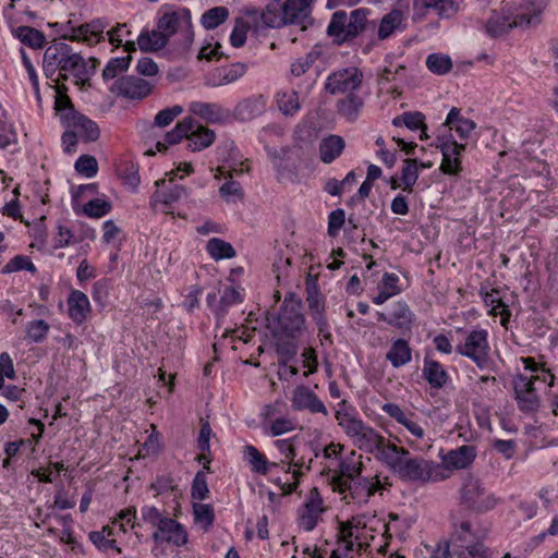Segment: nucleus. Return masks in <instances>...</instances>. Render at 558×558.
<instances>
[{
	"instance_id": "obj_17",
	"label": "nucleus",
	"mask_w": 558,
	"mask_h": 558,
	"mask_svg": "<svg viewBox=\"0 0 558 558\" xmlns=\"http://www.w3.org/2000/svg\"><path fill=\"white\" fill-rule=\"evenodd\" d=\"M151 89L153 85L147 80L134 75L117 80L111 88L118 96L128 99H143L151 93Z\"/></svg>"
},
{
	"instance_id": "obj_61",
	"label": "nucleus",
	"mask_w": 558,
	"mask_h": 558,
	"mask_svg": "<svg viewBox=\"0 0 558 558\" xmlns=\"http://www.w3.org/2000/svg\"><path fill=\"white\" fill-rule=\"evenodd\" d=\"M306 302L308 313L314 322L325 318V300L318 291L308 292Z\"/></svg>"
},
{
	"instance_id": "obj_62",
	"label": "nucleus",
	"mask_w": 558,
	"mask_h": 558,
	"mask_svg": "<svg viewBox=\"0 0 558 558\" xmlns=\"http://www.w3.org/2000/svg\"><path fill=\"white\" fill-rule=\"evenodd\" d=\"M524 369L530 371L531 375H539L542 381L547 383L548 387H553L555 384V375H553L548 369H546L543 365L535 362L533 357H522L521 359Z\"/></svg>"
},
{
	"instance_id": "obj_50",
	"label": "nucleus",
	"mask_w": 558,
	"mask_h": 558,
	"mask_svg": "<svg viewBox=\"0 0 558 558\" xmlns=\"http://www.w3.org/2000/svg\"><path fill=\"white\" fill-rule=\"evenodd\" d=\"M392 125L418 131V129L425 128V116L420 111H405L392 119Z\"/></svg>"
},
{
	"instance_id": "obj_12",
	"label": "nucleus",
	"mask_w": 558,
	"mask_h": 558,
	"mask_svg": "<svg viewBox=\"0 0 558 558\" xmlns=\"http://www.w3.org/2000/svg\"><path fill=\"white\" fill-rule=\"evenodd\" d=\"M487 331L484 329L472 330L465 338V342L457 345V353L471 359L478 367L483 368L488 360Z\"/></svg>"
},
{
	"instance_id": "obj_25",
	"label": "nucleus",
	"mask_w": 558,
	"mask_h": 558,
	"mask_svg": "<svg viewBox=\"0 0 558 558\" xmlns=\"http://www.w3.org/2000/svg\"><path fill=\"white\" fill-rule=\"evenodd\" d=\"M415 323V314L408 303L398 301L393 303L389 313V325L400 330L402 333L411 332Z\"/></svg>"
},
{
	"instance_id": "obj_3",
	"label": "nucleus",
	"mask_w": 558,
	"mask_h": 558,
	"mask_svg": "<svg viewBox=\"0 0 558 558\" xmlns=\"http://www.w3.org/2000/svg\"><path fill=\"white\" fill-rule=\"evenodd\" d=\"M488 529L478 521L460 519L452 521L450 544L453 550L463 554L464 558H492L489 549L484 545Z\"/></svg>"
},
{
	"instance_id": "obj_53",
	"label": "nucleus",
	"mask_w": 558,
	"mask_h": 558,
	"mask_svg": "<svg viewBox=\"0 0 558 558\" xmlns=\"http://www.w3.org/2000/svg\"><path fill=\"white\" fill-rule=\"evenodd\" d=\"M229 17V9L226 7H214L205 11L202 15L201 23L206 29H215L227 21Z\"/></svg>"
},
{
	"instance_id": "obj_29",
	"label": "nucleus",
	"mask_w": 558,
	"mask_h": 558,
	"mask_svg": "<svg viewBox=\"0 0 558 558\" xmlns=\"http://www.w3.org/2000/svg\"><path fill=\"white\" fill-rule=\"evenodd\" d=\"M362 469L352 461L339 460L338 469L328 470V478L332 489L343 486L348 481L361 475Z\"/></svg>"
},
{
	"instance_id": "obj_47",
	"label": "nucleus",
	"mask_w": 558,
	"mask_h": 558,
	"mask_svg": "<svg viewBox=\"0 0 558 558\" xmlns=\"http://www.w3.org/2000/svg\"><path fill=\"white\" fill-rule=\"evenodd\" d=\"M89 541L102 553H106L109 558H117L122 554V549L117 545V541L108 538L104 532L92 531L88 534Z\"/></svg>"
},
{
	"instance_id": "obj_33",
	"label": "nucleus",
	"mask_w": 558,
	"mask_h": 558,
	"mask_svg": "<svg viewBox=\"0 0 558 558\" xmlns=\"http://www.w3.org/2000/svg\"><path fill=\"white\" fill-rule=\"evenodd\" d=\"M194 128V119L192 117H185L182 121L178 122L173 130L165 135L163 141H159L156 144L158 151H166L169 145L179 143L182 138L189 137V132H192Z\"/></svg>"
},
{
	"instance_id": "obj_38",
	"label": "nucleus",
	"mask_w": 558,
	"mask_h": 558,
	"mask_svg": "<svg viewBox=\"0 0 558 558\" xmlns=\"http://www.w3.org/2000/svg\"><path fill=\"white\" fill-rule=\"evenodd\" d=\"M243 454L253 473L267 475L270 472V461L255 446L246 445Z\"/></svg>"
},
{
	"instance_id": "obj_13",
	"label": "nucleus",
	"mask_w": 558,
	"mask_h": 558,
	"mask_svg": "<svg viewBox=\"0 0 558 558\" xmlns=\"http://www.w3.org/2000/svg\"><path fill=\"white\" fill-rule=\"evenodd\" d=\"M339 545L329 558H347L351 551H362L366 536L365 532L341 523L339 529Z\"/></svg>"
},
{
	"instance_id": "obj_9",
	"label": "nucleus",
	"mask_w": 558,
	"mask_h": 558,
	"mask_svg": "<svg viewBox=\"0 0 558 558\" xmlns=\"http://www.w3.org/2000/svg\"><path fill=\"white\" fill-rule=\"evenodd\" d=\"M48 59L53 58L60 69L59 76L62 81H68L69 75L77 78L78 73H82L83 56L73 50V48L64 41H54L47 47Z\"/></svg>"
},
{
	"instance_id": "obj_34",
	"label": "nucleus",
	"mask_w": 558,
	"mask_h": 558,
	"mask_svg": "<svg viewBox=\"0 0 558 558\" xmlns=\"http://www.w3.org/2000/svg\"><path fill=\"white\" fill-rule=\"evenodd\" d=\"M125 50L129 52L125 57H117L111 58L105 69L102 70V78L104 81H110L116 78L120 73L125 72L131 63L132 57L130 52L135 51V43L132 40H126Z\"/></svg>"
},
{
	"instance_id": "obj_31",
	"label": "nucleus",
	"mask_w": 558,
	"mask_h": 558,
	"mask_svg": "<svg viewBox=\"0 0 558 558\" xmlns=\"http://www.w3.org/2000/svg\"><path fill=\"white\" fill-rule=\"evenodd\" d=\"M386 360L395 368L409 364L412 360V348L409 341L403 338L395 339L386 353Z\"/></svg>"
},
{
	"instance_id": "obj_20",
	"label": "nucleus",
	"mask_w": 558,
	"mask_h": 558,
	"mask_svg": "<svg viewBox=\"0 0 558 558\" xmlns=\"http://www.w3.org/2000/svg\"><path fill=\"white\" fill-rule=\"evenodd\" d=\"M304 320L299 304H283L277 317L280 331L288 337H294L302 329Z\"/></svg>"
},
{
	"instance_id": "obj_14",
	"label": "nucleus",
	"mask_w": 558,
	"mask_h": 558,
	"mask_svg": "<svg viewBox=\"0 0 558 558\" xmlns=\"http://www.w3.org/2000/svg\"><path fill=\"white\" fill-rule=\"evenodd\" d=\"M360 450L374 454L375 459L383 463V456L388 447H396L374 427L367 425L353 442Z\"/></svg>"
},
{
	"instance_id": "obj_27",
	"label": "nucleus",
	"mask_w": 558,
	"mask_h": 558,
	"mask_svg": "<svg viewBox=\"0 0 558 558\" xmlns=\"http://www.w3.org/2000/svg\"><path fill=\"white\" fill-rule=\"evenodd\" d=\"M189 111L208 123L223 122L229 113L217 102L192 101Z\"/></svg>"
},
{
	"instance_id": "obj_30",
	"label": "nucleus",
	"mask_w": 558,
	"mask_h": 558,
	"mask_svg": "<svg viewBox=\"0 0 558 558\" xmlns=\"http://www.w3.org/2000/svg\"><path fill=\"white\" fill-rule=\"evenodd\" d=\"M216 138L213 130L194 120V128L189 132L186 147L191 151H201L209 147Z\"/></svg>"
},
{
	"instance_id": "obj_55",
	"label": "nucleus",
	"mask_w": 558,
	"mask_h": 558,
	"mask_svg": "<svg viewBox=\"0 0 558 558\" xmlns=\"http://www.w3.org/2000/svg\"><path fill=\"white\" fill-rule=\"evenodd\" d=\"M50 325L44 319L31 320L26 325V338L34 343L43 342L48 336Z\"/></svg>"
},
{
	"instance_id": "obj_58",
	"label": "nucleus",
	"mask_w": 558,
	"mask_h": 558,
	"mask_svg": "<svg viewBox=\"0 0 558 558\" xmlns=\"http://www.w3.org/2000/svg\"><path fill=\"white\" fill-rule=\"evenodd\" d=\"M187 196L189 190L185 186L179 184H172L167 190L155 193L156 199L166 205H170L182 198H186Z\"/></svg>"
},
{
	"instance_id": "obj_37",
	"label": "nucleus",
	"mask_w": 558,
	"mask_h": 558,
	"mask_svg": "<svg viewBox=\"0 0 558 558\" xmlns=\"http://www.w3.org/2000/svg\"><path fill=\"white\" fill-rule=\"evenodd\" d=\"M345 146L344 140L339 135H329L319 144L320 159L325 163L336 160L343 151Z\"/></svg>"
},
{
	"instance_id": "obj_21",
	"label": "nucleus",
	"mask_w": 558,
	"mask_h": 558,
	"mask_svg": "<svg viewBox=\"0 0 558 558\" xmlns=\"http://www.w3.org/2000/svg\"><path fill=\"white\" fill-rule=\"evenodd\" d=\"M106 24L100 20L92 21L90 23L82 24L77 27H71L70 34H63V39L72 41L83 40L89 45L99 43L104 39V31Z\"/></svg>"
},
{
	"instance_id": "obj_44",
	"label": "nucleus",
	"mask_w": 558,
	"mask_h": 558,
	"mask_svg": "<svg viewBox=\"0 0 558 558\" xmlns=\"http://www.w3.org/2000/svg\"><path fill=\"white\" fill-rule=\"evenodd\" d=\"M247 71L246 64L242 62H235L228 66L220 68L217 70L218 82L214 83V86H222L231 84L241 78Z\"/></svg>"
},
{
	"instance_id": "obj_1",
	"label": "nucleus",
	"mask_w": 558,
	"mask_h": 558,
	"mask_svg": "<svg viewBox=\"0 0 558 558\" xmlns=\"http://www.w3.org/2000/svg\"><path fill=\"white\" fill-rule=\"evenodd\" d=\"M385 464L399 480L411 483H428L446 480L449 474L445 466L423 457L413 456L407 448L388 447L381 454Z\"/></svg>"
},
{
	"instance_id": "obj_35",
	"label": "nucleus",
	"mask_w": 558,
	"mask_h": 558,
	"mask_svg": "<svg viewBox=\"0 0 558 558\" xmlns=\"http://www.w3.org/2000/svg\"><path fill=\"white\" fill-rule=\"evenodd\" d=\"M464 150L465 145H445V147H441L440 151L442 154V160L440 165V170L445 174H458L462 170L460 156Z\"/></svg>"
},
{
	"instance_id": "obj_6",
	"label": "nucleus",
	"mask_w": 558,
	"mask_h": 558,
	"mask_svg": "<svg viewBox=\"0 0 558 558\" xmlns=\"http://www.w3.org/2000/svg\"><path fill=\"white\" fill-rule=\"evenodd\" d=\"M460 499L461 505L477 513L490 511L499 502V499L485 487L483 481L471 474L463 478Z\"/></svg>"
},
{
	"instance_id": "obj_52",
	"label": "nucleus",
	"mask_w": 558,
	"mask_h": 558,
	"mask_svg": "<svg viewBox=\"0 0 558 558\" xmlns=\"http://www.w3.org/2000/svg\"><path fill=\"white\" fill-rule=\"evenodd\" d=\"M206 251L215 260L232 258L235 256V250L233 246L219 238H211L208 240Z\"/></svg>"
},
{
	"instance_id": "obj_19",
	"label": "nucleus",
	"mask_w": 558,
	"mask_h": 558,
	"mask_svg": "<svg viewBox=\"0 0 558 558\" xmlns=\"http://www.w3.org/2000/svg\"><path fill=\"white\" fill-rule=\"evenodd\" d=\"M156 543L167 542L177 547L187 543V533L184 526L172 518H165L151 535Z\"/></svg>"
},
{
	"instance_id": "obj_41",
	"label": "nucleus",
	"mask_w": 558,
	"mask_h": 558,
	"mask_svg": "<svg viewBox=\"0 0 558 558\" xmlns=\"http://www.w3.org/2000/svg\"><path fill=\"white\" fill-rule=\"evenodd\" d=\"M12 33L21 43L33 49L41 48L46 43L45 34L31 26H19Z\"/></svg>"
},
{
	"instance_id": "obj_10",
	"label": "nucleus",
	"mask_w": 558,
	"mask_h": 558,
	"mask_svg": "<svg viewBox=\"0 0 558 558\" xmlns=\"http://www.w3.org/2000/svg\"><path fill=\"white\" fill-rule=\"evenodd\" d=\"M381 488L378 477H365L359 475L348 481L343 486L333 489L342 495L348 504L365 505L369 498Z\"/></svg>"
},
{
	"instance_id": "obj_40",
	"label": "nucleus",
	"mask_w": 558,
	"mask_h": 558,
	"mask_svg": "<svg viewBox=\"0 0 558 558\" xmlns=\"http://www.w3.org/2000/svg\"><path fill=\"white\" fill-rule=\"evenodd\" d=\"M169 39L158 27L151 32H142L137 45L143 51H157L167 46Z\"/></svg>"
},
{
	"instance_id": "obj_7",
	"label": "nucleus",
	"mask_w": 558,
	"mask_h": 558,
	"mask_svg": "<svg viewBox=\"0 0 558 558\" xmlns=\"http://www.w3.org/2000/svg\"><path fill=\"white\" fill-rule=\"evenodd\" d=\"M539 379V375H525L521 373L512 378L513 399L518 410L524 415H534L541 409L542 399L535 387V383Z\"/></svg>"
},
{
	"instance_id": "obj_46",
	"label": "nucleus",
	"mask_w": 558,
	"mask_h": 558,
	"mask_svg": "<svg viewBox=\"0 0 558 558\" xmlns=\"http://www.w3.org/2000/svg\"><path fill=\"white\" fill-rule=\"evenodd\" d=\"M322 47L315 45L305 56L300 57L291 64L292 75L299 77L305 74L313 64L322 57Z\"/></svg>"
},
{
	"instance_id": "obj_54",
	"label": "nucleus",
	"mask_w": 558,
	"mask_h": 558,
	"mask_svg": "<svg viewBox=\"0 0 558 558\" xmlns=\"http://www.w3.org/2000/svg\"><path fill=\"white\" fill-rule=\"evenodd\" d=\"M66 92H68V88L64 84L57 85V96H56L54 107L59 113L61 124H63L64 116L69 114L70 112H78L74 108Z\"/></svg>"
},
{
	"instance_id": "obj_5",
	"label": "nucleus",
	"mask_w": 558,
	"mask_h": 558,
	"mask_svg": "<svg viewBox=\"0 0 558 558\" xmlns=\"http://www.w3.org/2000/svg\"><path fill=\"white\" fill-rule=\"evenodd\" d=\"M367 14L368 10L363 8L351 11L349 15L343 10L336 11L331 15L326 33L338 46L349 43L365 31Z\"/></svg>"
},
{
	"instance_id": "obj_22",
	"label": "nucleus",
	"mask_w": 558,
	"mask_h": 558,
	"mask_svg": "<svg viewBox=\"0 0 558 558\" xmlns=\"http://www.w3.org/2000/svg\"><path fill=\"white\" fill-rule=\"evenodd\" d=\"M414 14L423 17L428 10H433L441 19H448L458 11L456 0H414Z\"/></svg>"
},
{
	"instance_id": "obj_36",
	"label": "nucleus",
	"mask_w": 558,
	"mask_h": 558,
	"mask_svg": "<svg viewBox=\"0 0 558 558\" xmlns=\"http://www.w3.org/2000/svg\"><path fill=\"white\" fill-rule=\"evenodd\" d=\"M268 154V157L271 159L274 167L277 171L279 179H291L296 173L295 166H288L286 161L289 160V148H281L280 150L276 148H270L268 146L265 147Z\"/></svg>"
},
{
	"instance_id": "obj_26",
	"label": "nucleus",
	"mask_w": 558,
	"mask_h": 558,
	"mask_svg": "<svg viewBox=\"0 0 558 558\" xmlns=\"http://www.w3.org/2000/svg\"><path fill=\"white\" fill-rule=\"evenodd\" d=\"M476 458V449L470 445H463L457 449L450 450L442 459V465L447 469H466Z\"/></svg>"
},
{
	"instance_id": "obj_16",
	"label": "nucleus",
	"mask_w": 558,
	"mask_h": 558,
	"mask_svg": "<svg viewBox=\"0 0 558 558\" xmlns=\"http://www.w3.org/2000/svg\"><path fill=\"white\" fill-rule=\"evenodd\" d=\"M62 125L75 131L77 136L86 143L96 142L100 136L98 124L81 112H70L64 116Z\"/></svg>"
},
{
	"instance_id": "obj_57",
	"label": "nucleus",
	"mask_w": 558,
	"mask_h": 558,
	"mask_svg": "<svg viewBox=\"0 0 558 558\" xmlns=\"http://www.w3.org/2000/svg\"><path fill=\"white\" fill-rule=\"evenodd\" d=\"M194 519L196 523L202 524L205 531H208L215 521V510L210 504H194Z\"/></svg>"
},
{
	"instance_id": "obj_8",
	"label": "nucleus",
	"mask_w": 558,
	"mask_h": 558,
	"mask_svg": "<svg viewBox=\"0 0 558 558\" xmlns=\"http://www.w3.org/2000/svg\"><path fill=\"white\" fill-rule=\"evenodd\" d=\"M157 25L168 39L179 34L182 38V45L185 47L190 46L194 39L191 13L187 9L165 11Z\"/></svg>"
},
{
	"instance_id": "obj_43",
	"label": "nucleus",
	"mask_w": 558,
	"mask_h": 558,
	"mask_svg": "<svg viewBox=\"0 0 558 558\" xmlns=\"http://www.w3.org/2000/svg\"><path fill=\"white\" fill-rule=\"evenodd\" d=\"M336 418L338 420L339 425L342 427L345 435L349 436L353 442L360 436L362 430H364V428L367 426L363 420L350 413H341L338 411L336 413Z\"/></svg>"
},
{
	"instance_id": "obj_24",
	"label": "nucleus",
	"mask_w": 558,
	"mask_h": 558,
	"mask_svg": "<svg viewBox=\"0 0 558 558\" xmlns=\"http://www.w3.org/2000/svg\"><path fill=\"white\" fill-rule=\"evenodd\" d=\"M267 99L263 95L247 97L234 107V117L240 121H250L265 112Z\"/></svg>"
},
{
	"instance_id": "obj_23",
	"label": "nucleus",
	"mask_w": 558,
	"mask_h": 558,
	"mask_svg": "<svg viewBox=\"0 0 558 558\" xmlns=\"http://www.w3.org/2000/svg\"><path fill=\"white\" fill-rule=\"evenodd\" d=\"M422 376L433 389H444L450 383V375L436 360L424 357Z\"/></svg>"
},
{
	"instance_id": "obj_32",
	"label": "nucleus",
	"mask_w": 558,
	"mask_h": 558,
	"mask_svg": "<svg viewBox=\"0 0 558 558\" xmlns=\"http://www.w3.org/2000/svg\"><path fill=\"white\" fill-rule=\"evenodd\" d=\"M445 125L448 126L450 131L454 130L461 140H468L476 128L475 122L464 118L460 109L456 107L451 108L447 114Z\"/></svg>"
},
{
	"instance_id": "obj_15",
	"label": "nucleus",
	"mask_w": 558,
	"mask_h": 558,
	"mask_svg": "<svg viewBox=\"0 0 558 558\" xmlns=\"http://www.w3.org/2000/svg\"><path fill=\"white\" fill-rule=\"evenodd\" d=\"M324 511L323 498L317 488H314L311 490L303 506L299 509V526L306 532L313 531Z\"/></svg>"
},
{
	"instance_id": "obj_18",
	"label": "nucleus",
	"mask_w": 558,
	"mask_h": 558,
	"mask_svg": "<svg viewBox=\"0 0 558 558\" xmlns=\"http://www.w3.org/2000/svg\"><path fill=\"white\" fill-rule=\"evenodd\" d=\"M291 407L295 411H308L328 415L327 408L317 395L308 387L300 385L294 388L291 397Z\"/></svg>"
},
{
	"instance_id": "obj_64",
	"label": "nucleus",
	"mask_w": 558,
	"mask_h": 558,
	"mask_svg": "<svg viewBox=\"0 0 558 558\" xmlns=\"http://www.w3.org/2000/svg\"><path fill=\"white\" fill-rule=\"evenodd\" d=\"M75 170L85 175L86 178H93L98 172V162L94 156L82 155L75 161Z\"/></svg>"
},
{
	"instance_id": "obj_42",
	"label": "nucleus",
	"mask_w": 558,
	"mask_h": 558,
	"mask_svg": "<svg viewBox=\"0 0 558 558\" xmlns=\"http://www.w3.org/2000/svg\"><path fill=\"white\" fill-rule=\"evenodd\" d=\"M243 302V295L240 290L234 287H227L223 289L220 300L217 303V307L215 308V315L218 319L223 318L229 308L233 305L240 304Z\"/></svg>"
},
{
	"instance_id": "obj_11",
	"label": "nucleus",
	"mask_w": 558,
	"mask_h": 558,
	"mask_svg": "<svg viewBox=\"0 0 558 558\" xmlns=\"http://www.w3.org/2000/svg\"><path fill=\"white\" fill-rule=\"evenodd\" d=\"M363 77L357 68H344L328 75L325 89L331 95L354 93L361 87Z\"/></svg>"
},
{
	"instance_id": "obj_56",
	"label": "nucleus",
	"mask_w": 558,
	"mask_h": 558,
	"mask_svg": "<svg viewBox=\"0 0 558 558\" xmlns=\"http://www.w3.org/2000/svg\"><path fill=\"white\" fill-rule=\"evenodd\" d=\"M427 69L437 75H444L452 69V61L449 56L442 53H432L426 59Z\"/></svg>"
},
{
	"instance_id": "obj_28",
	"label": "nucleus",
	"mask_w": 558,
	"mask_h": 558,
	"mask_svg": "<svg viewBox=\"0 0 558 558\" xmlns=\"http://www.w3.org/2000/svg\"><path fill=\"white\" fill-rule=\"evenodd\" d=\"M68 307L70 318L81 325L90 312V303L87 295L80 291L73 290L68 298Z\"/></svg>"
},
{
	"instance_id": "obj_4",
	"label": "nucleus",
	"mask_w": 558,
	"mask_h": 558,
	"mask_svg": "<svg viewBox=\"0 0 558 558\" xmlns=\"http://www.w3.org/2000/svg\"><path fill=\"white\" fill-rule=\"evenodd\" d=\"M546 0H532L524 12L514 15L505 11L494 13L487 22V33L493 37L501 36L512 28H529L542 21V13L546 8Z\"/></svg>"
},
{
	"instance_id": "obj_45",
	"label": "nucleus",
	"mask_w": 558,
	"mask_h": 558,
	"mask_svg": "<svg viewBox=\"0 0 558 558\" xmlns=\"http://www.w3.org/2000/svg\"><path fill=\"white\" fill-rule=\"evenodd\" d=\"M279 110L284 116H294L301 108L299 93L295 90H280L276 94Z\"/></svg>"
},
{
	"instance_id": "obj_2",
	"label": "nucleus",
	"mask_w": 558,
	"mask_h": 558,
	"mask_svg": "<svg viewBox=\"0 0 558 558\" xmlns=\"http://www.w3.org/2000/svg\"><path fill=\"white\" fill-rule=\"evenodd\" d=\"M313 0H271L260 14L263 24L269 28H280L286 25H299L306 28L312 24Z\"/></svg>"
},
{
	"instance_id": "obj_59",
	"label": "nucleus",
	"mask_w": 558,
	"mask_h": 558,
	"mask_svg": "<svg viewBox=\"0 0 558 558\" xmlns=\"http://www.w3.org/2000/svg\"><path fill=\"white\" fill-rule=\"evenodd\" d=\"M21 270H27L32 274H35L37 271L36 266L28 256L16 255L5 264L1 272L11 274Z\"/></svg>"
},
{
	"instance_id": "obj_60",
	"label": "nucleus",
	"mask_w": 558,
	"mask_h": 558,
	"mask_svg": "<svg viewBox=\"0 0 558 558\" xmlns=\"http://www.w3.org/2000/svg\"><path fill=\"white\" fill-rule=\"evenodd\" d=\"M112 205L102 198H94L83 206V213L90 218H101L110 213Z\"/></svg>"
},
{
	"instance_id": "obj_39",
	"label": "nucleus",
	"mask_w": 558,
	"mask_h": 558,
	"mask_svg": "<svg viewBox=\"0 0 558 558\" xmlns=\"http://www.w3.org/2000/svg\"><path fill=\"white\" fill-rule=\"evenodd\" d=\"M404 20L401 10H391L385 14L378 27V38L385 40L389 38L396 31H402V22Z\"/></svg>"
},
{
	"instance_id": "obj_49",
	"label": "nucleus",
	"mask_w": 558,
	"mask_h": 558,
	"mask_svg": "<svg viewBox=\"0 0 558 558\" xmlns=\"http://www.w3.org/2000/svg\"><path fill=\"white\" fill-rule=\"evenodd\" d=\"M480 294L486 306L490 307L488 315L508 314V305L501 300L500 292L497 289L490 291L481 288Z\"/></svg>"
},
{
	"instance_id": "obj_63",
	"label": "nucleus",
	"mask_w": 558,
	"mask_h": 558,
	"mask_svg": "<svg viewBox=\"0 0 558 558\" xmlns=\"http://www.w3.org/2000/svg\"><path fill=\"white\" fill-rule=\"evenodd\" d=\"M219 194L227 203H235L238 201H242L244 197L241 184L231 179L219 187Z\"/></svg>"
},
{
	"instance_id": "obj_51",
	"label": "nucleus",
	"mask_w": 558,
	"mask_h": 558,
	"mask_svg": "<svg viewBox=\"0 0 558 558\" xmlns=\"http://www.w3.org/2000/svg\"><path fill=\"white\" fill-rule=\"evenodd\" d=\"M417 159L408 158L403 161V167L401 169L400 181L402 183V190L411 193L413 191V186L415 185L420 172L417 167Z\"/></svg>"
},
{
	"instance_id": "obj_48",
	"label": "nucleus",
	"mask_w": 558,
	"mask_h": 558,
	"mask_svg": "<svg viewBox=\"0 0 558 558\" xmlns=\"http://www.w3.org/2000/svg\"><path fill=\"white\" fill-rule=\"evenodd\" d=\"M362 107V98L354 93L347 94L344 98L337 102L338 112L349 120L355 119Z\"/></svg>"
}]
</instances>
